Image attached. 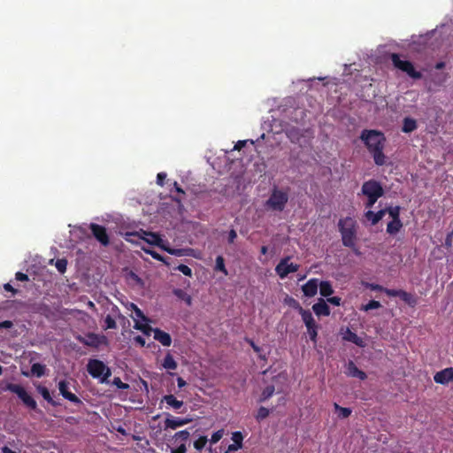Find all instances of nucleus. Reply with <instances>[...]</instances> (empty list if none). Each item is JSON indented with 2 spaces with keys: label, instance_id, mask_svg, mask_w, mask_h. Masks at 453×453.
I'll return each mask as SVG.
<instances>
[{
  "label": "nucleus",
  "instance_id": "45",
  "mask_svg": "<svg viewBox=\"0 0 453 453\" xmlns=\"http://www.w3.org/2000/svg\"><path fill=\"white\" fill-rule=\"evenodd\" d=\"M112 384L116 386L119 389H128L129 385L127 383L123 382L119 377H115L112 380Z\"/></svg>",
  "mask_w": 453,
  "mask_h": 453
},
{
  "label": "nucleus",
  "instance_id": "41",
  "mask_svg": "<svg viewBox=\"0 0 453 453\" xmlns=\"http://www.w3.org/2000/svg\"><path fill=\"white\" fill-rule=\"evenodd\" d=\"M104 327L105 329H115L117 328V324L115 319L111 316L107 315L104 319Z\"/></svg>",
  "mask_w": 453,
  "mask_h": 453
},
{
  "label": "nucleus",
  "instance_id": "39",
  "mask_svg": "<svg viewBox=\"0 0 453 453\" xmlns=\"http://www.w3.org/2000/svg\"><path fill=\"white\" fill-rule=\"evenodd\" d=\"M208 441V439L206 436H200L197 440L194 441V447L196 450H202L206 443Z\"/></svg>",
  "mask_w": 453,
  "mask_h": 453
},
{
  "label": "nucleus",
  "instance_id": "40",
  "mask_svg": "<svg viewBox=\"0 0 453 453\" xmlns=\"http://www.w3.org/2000/svg\"><path fill=\"white\" fill-rule=\"evenodd\" d=\"M319 326H313L307 328V333L311 342H317Z\"/></svg>",
  "mask_w": 453,
  "mask_h": 453
},
{
  "label": "nucleus",
  "instance_id": "20",
  "mask_svg": "<svg viewBox=\"0 0 453 453\" xmlns=\"http://www.w3.org/2000/svg\"><path fill=\"white\" fill-rule=\"evenodd\" d=\"M161 402L165 403L169 407H172L173 410H179L184 404L183 401L178 400L173 395H164Z\"/></svg>",
  "mask_w": 453,
  "mask_h": 453
},
{
  "label": "nucleus",
  "instance_id": "6",
  "mask_svg": "<svg viewBox=\"0 0 453 453\" xmlns=\"http://www.w3.org/2000/svg\"><path fill=\"white\" fill-rule=\"evenodd\" d=\"M288 201V194L277 188L273 189L265 205L273 211H282Z\"/></svg>",
  "mask_w": 453,
  "mask_h": 453
},
{
  "label": "nucleus",
  "instance_id": "59",
  "mask_svg": "<svg viewBox=\"0 0 453 453\" xmlns=\"http://www.w3.org/2000/svg\"><path fill=\"white\" fill-rule=\"evenodd\" d=\"M452 237H453V231H451L450 233H449L446 236V239H445V245L446 246H451V243H452Z\"/></svg>",
  "mask_w": 453,
  "mask_h": 453
},
{
  "label": "nucleus",
  "instance_id": "3",
  "mask_svg": "<svg viewBox=\"0 0 453 453\" xmlns=\"http://www.w3.org/2000/svg\"><path fill=\"white\" fill-rule=\"evenodd\" d=\"M361 192L367 197L366 208H371L377 200L384 195L381 184L375 180H369L363 183Z\"/></svg>",
  "mask_w": 453,
  "mask_h": 453
},
{
  "label": "nucleus",
  "instance_id": "21",
  "mask_svg": "<svg viewBox=\"0 0 453 453\" xmlns=\"http://www.w3.org/2000/svg\"><path fill=\"white\" fill-rule=\"evenodd\" d=\"M385 214H386V210L381 209L377 212H373L372 211H367L365 213V216L369 221H371L372 225L374 226V225L378 224L382 219V218L384 217Z\"/></svg>",
  "mask_w": 453,
  "mask_h": 453
},
{
  "label": "nucleus",
  "instance_id": "44",
  "mask_svg": "<svg viewBox=\"0 0 453 453\" xmlns=\"http://www.w3.org/2000/svg\"><path fill=\"white\" fill-rule=\"evenodd\" d=\"M175 270L182 273L184 275L191 277L192 276V270L186 265H179L177 267L174 268Z\"/></svg>",
  "mask_w": 453,
  "mask_h": 453
},
{
  "label": "nucleus",
  "instance_id": "12",
  "mask_svg": "<svg viewBox=\"0 0 453 453\" xmlns=\"http://www.w3.org/2000/svg\"><path fill=\"white\" fill-rule=\"evenodd\" d=\"M58 390L60 395L66 400L77 405H82V401L73 393L69 390V382L62 380L58 382Z\"/></svg>",
  "mask_w": 453,
  "mask_h": 453
},
{
  "label": "nucleus",
  "instance_id": "53",
  "mask_svg": "<svg viewBox=\"0 0 453 453\" xmlns=\"http://www.w3.org/2000/svg\"><path fill=\"white\" fill-rule=\"evenodd\" d=\"M187 452V448H186V445L185 444H181L180 445L179 447H177L176 449H172L171 450V453H186Z\"/></svg>",
  "mask_w": 453,
  "mask_h": 453
},
{
  "label": "nucleus",
  "instance_id": "50",
  "mask_svg": "<svg viewBox=\"0 0 453 453\" xmlns=\"http://www.w3.org/2000/svg\"><path fill=\"white\" fill-rule=\"evenodd\" d=\"M341 301H342V299L339 296H332V297L328 296V297H326V303H329L335 306L341 305Z\"/></svg>",
  "mask_w": 453,
  "mask_h": 453
},
{
  "label": "nucleus",
  "instance_id": "7",
  "mask_svg": "<svg viewBox=\"0 0 453 453\" xmlns=\"http://www.w3.org/2000/svg\"><path fill=\"white\" fill-rule=\"evenodd\" d=\"M7 390L14 393L23 402V403L29 409L35 411L37 409V403L35 400L26 391V389L19 385L10 383L6 387Z\"/></svg>",
  "mask_w": 453,
  "mask_h": 453
},
{
  "label": "nucleus",
  "instance_id": "14",
  "mask_svg": "<svg viewBox=\"0 0 453 453\" xmlns=\"http://www.w3.org/2000/svg\"><path fill=\"white\" fill-rule=\"evenodd\" d=\"M434 380L438 384H448L453 380V368L448 367L440 372H437L434 376Z\"/></svg>",
  "mask_w": 453,
  "mask_h": 453
},
{
  "label": "nucleus",
  "instance_id": "36",
  "mask_svg": "<svg viewBox=\"0 0 453 453\" xmlns=\"http://www.w3.org/2000/svg\"><path fill=\"white\" fill-rule=\"evenodd\" d=\"M384 210H386V213H388L392 219H400V206H389Z\"/></svg>",
  "mask_w": 453,
  "mask_h": 453
},
{
  "label": "nucleus",
  "instance_id": "22",
  "mask_svg": "<svg viewBox=\"0 0 453 453\" xmlns=\"http://www.w3.org/2000/svg\"><path fill=\"white\" fill-rule=\"evenodd\" d=\"M234 443L228 445V451H236L242 448L243 436L241 432H234L232 435Z\"/></svg>",
  "mask_w": 453,
  "mask_h": 453
},
{
  "label": "nucleus",
  "instance_id": "11",
  "mask_svg": "<svg viewBox=\"0 0 453 453\" xmlns=\"http://www.w3.org/2000/svg\"><path fill=\"white\" fill-rule=\"evenodd\" d=\"M89 228L92 232L93 236L103 245L107 246L110 243V237L107 234V230L104 226L91 223Z\"/></svg>",
  "mask_w": 453,
  "mask_h": 453
},
{
  "label": "nucleus",
  "instance_id": "25",
  "mask_svg": "<svg viewBox=\"0 0 453 453\" xmlns=\"http://www.w3.org/2000/svg\"><path fill=\"white\" fill-rule=\"evenodd\" d=\"M418 127L417 121L414 119L406 117L403 119L402 131L403 133H411Z\"/></svg>",
  "mask_w": 453,
  "mask_h": 453
},
{
  "label": "nucleus",
  "instance_id": "42",
  "mask_svg": "<svg viewBox=\"0 0 453 453\" xmlns=\"http://www.w3.org/2000/svg\"><path fill=\"white\" fill-rule=\"evenodd\" d=\"M380 307H381V304H380V303L379 301L372 300L368 303L364 305L362 309L364 311H370V310L378 309Z\"/></svg>",
  "mask_w": 453,
  "mask_h": 453
},
{
  "label": "nucleus",
  "instance_id": "32",
  "mask_svg": "<svg viewBox=\"0 0 453 453\" xmlns=\"http://www.w3.org/2000/svg\"><path fill=\"white\" fill-rule=\"evenodd\" d=\"M274 391H275V388L273 385L267 386L262 391V394L259 397V402L262 403V402H265L266 400H268L270 397H272L273 395Z\"/></svg>",
  "mask_w": 453,
  "mask_h": 453
},
{
  "label": "nucleus",
  "instance_id": "13",
  "mask_svg": "<svg viewBox=\"0 0 453 453\" xmlns=\"http://www.w3.org/2000/svg\"><path fill=\"white\" fill-rule=\"evenodd\" d=\"M168 418H165L164 424H165V430L166 429H176L178 427H180L182 426H185L191 422V418H180V417H173L168 414Z\"/></svg>",
  "mask_w": 453,
  "mask_h": 453
},
{
  "label": "nucleus",
  "instance_id": "2",
  "mask_svg": "<svg viewBox=\"0 0 453 453\" xmlns=\"http://www.w3.org/2000/svg\"><path fill=\"white\" fill-rule=\"evenodd\" d=\"M338 228L342 236V242L345 247H353L357 242V225L355 219L350 217L341 219L338 221Z\"/></svg>",
  "mask_w": 453,
  "mask_h": 453
},
{
  "label": "nucleus",
  "instance_id": "31",
  "mask_svg": "<svg viewBox=\"0 0 453 453\" xmlns=\"http://www.w3.org/2000/svg\"><path fill=\"white\" fill-rule=\"evenodd\" d=\"M163 366L165 369L175 370L178 365L177 362L173 357V356L170 353H168L165 355L164 358Z\"/></svg>",
  "mask_w": 453,
  "mask_h": 453
},
{
  "label": "nucleus",
  "instance_id": "57",
  "mask_svg": "<svg viewBox=\"0 0 453 453\" xmlns=\"http://www.w3.org/2000/svg\"><path fill=\"white\" fill-rule=\"evenodd\" d=\"M4 288L8 292H12V295H15L18 292V290L14 288L10 283H5L4 285Z\"/></svg>",
  "mask_w": 453,
  "mask_h": 453
},
{
  "label": "nucleus",
  "instance_id": "33",
  "mask_svg": "<svg viewBox=\"0 0 453 453\" xmlns=\"http://www.w3.org/2000/svg\"><path fill=\"white\" fill-rule=\"evenodd\" d=\"M334 407L335 411L338 412V417L341 418H349L352 412L350 408L342 407L338 403H334Z\"/></svg>",
  "mask_w": 453,
  "mask_h": 453
},
{
  "label": "nucleus",
  "instance_id": "49",
  "mask_svg": "<svg viewBox=\"0 0 453 453\" xmlns=\"http://www.w3.org/2000/svg\"><path fill=\"white\" fill-rule=\"evenodd\" d=\"M146 252H148L156 260L163 262L164 264L167 265L165 258L162 255L158 254L157 252L150 251V250H146Z\"/></svg>",
  "mask_w": 453,
  "mask_h": 453
},
{
  "label": "nucleus",
  "instance_id": "19",
  "mask_svg": "<svg viewBox=\"0 0 453 453\" xmlns=\"http://www.w3.org/2000/svg\"><path fill=\"white\" fill-rule=\"evenodd\" d=\"M153 334H154V339L156 341H157L158 342H160L163 346H165V347L171 346L172 337L168 333H166L159 328H154Z\"/></svg>",
  "mask_w": 453,
  "mask_h": 453
},
{
  "label": "nucleus",
  "instance_id": "64",
  "mask_svg": "<svg viewBox=\"0 0 453 453\" xmlns=\"http://www.w3.org/2000/svg\"><path fill=\"white\" fill-rule=\"evenodd\" d=\"M349 249H351V250L353 251V253L357 256H360L361 255V252L359 250V249L357 247V242H354V246L353 247H349Z\"/></svg>",
  "mask_w": 453,
  "mask_h": 453
},
{
  "label": "nucleus",
  "instance_id": "9",
  "mask_svg": "<svg viewBox=\"0 0 453 453\" xmlns=\"http://www.w3.org/2000/svg\"><path fill=\"white\" fill-rule=\"evenodd\" d=\"M143 234L145 236L141 237L140 234L137 233H127L125 239H126V241L130 242H136L135 238L142 239L149 244L160 246L162 248L164 247L161 245L162 239L157 234L151 233V232H143Z\"/></svg>",
  "mask_w": 453,
  "mask_h": 453
},
{
  "label": "nucleus",
  "instance_id": "37",
  "mask_svg": "<svg viewBox=\"0 0 453 453\" xmlns=\"http://www.w3.org/2000/svg\"><path fill=\"white\" fill-rule=\"evenodd\" d=\"M270 415V410L261 406L258 410L257 414L255 415V418L257 422H261L265 418H266Z\"/></svg>",
  "mask_w": 453,
  "mask_h": 453
},
{
  "label": "nucleus",
  "instance_id": "56",
  "mask_svg": "<svg viewBox=\"0 0 453 453\" xmlns=\"http://www.w3.org/2000/svg\"><path fill=\"white\" fill-rule=\"evenodd\" d=\"M247 342L255 352L259 353L261 351V348L257 346L252 340L247 339Z\"/></svg>",
  "mask_w": 453,
  "mask_h": 453
},
{
  "label": "nucleus",
  "instance_id": "52",
  "mask_svg": "<svg viewBox=\"0 0 453 453\" xmlns=\"http://www.w3.org/2000/svg\"><path fill=\"white\" fill-rule=\"evenodd\" d=\"M165 178H166V173H157V183L159 186H163Z\"/></svg>",
  "mask_w": 453,
  "mask_h": 453
},
{
  "label": "nucleus",
  "instance_id": "61",
  "mask_svg": "<svg viewBox=\"0 0 453 453\" xmlns=\"http://www.w3.org/2000/svg\"><path fill=\"white\" fill-rule=\"evenodd\" d=\"M177 384L180 388H182L183 387H185L187 385V382L181 377H178Z\"/></svg>",
  "mask_w": 453,
  "mask_h": 453
},
{
  "label": "nucleus",
  "instance_id": "8",
  "mask_svg": "<svg viewBox=\"0 0 453 453\" xmlns=\"http://www.w3.org/2000/svg\"><path fill=\"white\" fill-rule=\"evenodd\" d=\"M290 257H283L275 267V273L280 279H285L289 273L299 270V265L288 263Z\"/></svg>",
  "mask_w": 453,
  "mask_h": 453
},
{
  "label": "nucleus",
  "instance_id": "43",
  "mask_svg": "<svg viewBox=\"0 0 453 453\" xmlns=\"http://www.w3.org/2000/svg\"><path fill=\"white\" fill-rule=\"evenodd\" d=\"M67 261L66 259H58L56 262V268L60 273H64L66 271Z\"/></svg>",
  "mask_w": 453,
  "mask_h": 453
},
{
  "label": "nucleus",
  "instance_id": "16",
  "mask_svg": "<svg viewBox=\"0 0 453 453\" xmlns=\"http://www.w3.org/2000/svg\"><path fill=\"white\" fill-rule=\"evenodd\" d=\"M319 288V280L318 279H310L303 287L302 290L303 295L306 297H313L317 292Z\"/></svg>",
  "mask_w": 453,
  "mask_h": 453
},
{
  "label": "nucleus",
  "instance_id": "15",
  "mask_svg": "<svg viewBox=\"0 0 453 453\" xmlns=\"http://www.w3.org/2000/svg\"><path fill=\"white\" fill-rule=\"evenodd\" d=\"M292 301L296 304L295 307L298 309L299 314L302 316V319L305 324L306 328L318 325L310 310L303 309L296 300L292 299Z\"/></svg>",
  "mask_w": 453,
  "mask_h": 453
},
{
  "label": "nucleus",
  "instance_id": "27",
  "mask_svg": "<svg viewBox=\"0 0 453 453\" xmlns=\"http://www.w3.org/2000/svg\"><path fill=\"white\" fill-rule=\"evenodd\" d=\"M403 227L401 219H392L387 226V233L394 235L396 234Z\"/></svg>",
  "mask_w": 453,
  "mask_h": 453
},
{
  "label": "nucleus",
  "instance_id": "63",
  "mask_svg": "<svg viewBox=\"0 0 453 453\" xmlns=\"http://www.w3.org/2000/svg\"><path fill=\"white\" fill-rule=\"evenodd\" d=\"M173 187H174V189H175L179 194L185 195L184 190H183V189L179 186V184L177 183V181H174V182H173Z\"/></svg>",
  "mask_w": 453,
  "mask_h": 453
},
{
  "label": "nucleus",
  "instance_id": "5",
  "mask_svg": "<svg viewBox=\"0 0 453 453\" xmlns=\"http://www.w3.org/2000/svg\"><path fill=\"white\" fill-rule=\"evenodd\" d=\"M394 66L405 73L414 80L422 78V73L414 68L413 64L409 60H402L397 53H392L390 57Z\"/></svg>",
  "mask_w": 453,
  "mask_h": 453
},
{
  "label": "nucleus",
  "instance_id": "18",
  "mask_svg": "<svg viewBox=\"0 0 453 453\" xmlns=\"http://www.w3.org/2000/svg\"><path fill=\"white\" fill-rule=\"evenodd\" d=\"M346 369V374L349 377L357 378L361 380H365L367 378L366 373L358 369L353 361H349Z\"/></svg>",
  "mask_w": 453,
  "mask_h": 453
},
{
  "label": "nucleus",
  "instance_id": "23",
  "mask_svg": "<svg viewBox=\"0 0 453 453\" xmlns=\"http://www.w3.org/2000/svg\"><path fill=\"white\" fill-rule=\"evenodd\" d=\"M36 389L37 391L42 395V396L43 397V399L45 401H47L49 403H50L52 406H58L59 405V403L55 401L51 395H50V393L49 391V389L44 387V386H42V385H38L36 387Z\"/></svg>",
  "mask_w": 453,
  "mask_h": 453
},
{
  "label": "nucleus",
  "instance_id": "34",
  "mask_svg": "<svg viewBox=\"0 0 453 453\" xmlns=\"http://www.w3.org/2000/svg\"><path fill=\"white\" fill-rule=\"evenodd\" d=\"M215 271L221 272L226 276L228 275V272L225 266V259L222 256H218L216 257Z\"/></svg>",
  "mask_w": 453,
  "mask_h": 453
},
{
  "label": "nucleus",
  "instance_id": "30",
  "mask_svg": "<svg viewBox=\"0 0 453 453\" xmlns=\"http://www.w3.org/2000/svg\"><path fill=\"white\" fill-rule=\"evenodd\" d=\"M135 320L134 328L136 330H139L142 332L145 335H150L151 332H153L154 328H152L150 325L147 324V322L141 323L136 320V319H134Z\"/></svg>",
  "mask_w": 453,
  "mask_h": 453
},
{
  "label": "nucleus",
  "instance_id": "29",
  "mask_svg": "<svg viewBox=\"0 0 453 453\" xmlns=\"http://www.w3.org/2000/svg\"><path fill=\"white\" fill-rule=\"evenodd\" d=\"M400 298L411 307H415L418 303V298L414 295L404 290H403Z\"/></svg>",
  "mask_w": 453,
  "mask_h": 453
},
{
  "label": "nucleus",
  "instance_id": "1",
  "mask_svg": "<svg viewBox=\"0 0 453 453\" xmlns=\"http://www.w3.org/2000/svg\"><path fill=\"white\" fill-rule=\"evenodd\" d=\"M359 138L372 155L375 165H384L386 164V156L383 152L386 142L384 134L375 129H364Z\"/></svg>",
  "mask_w": 453,
  "mask_h": 453
},
{
  "label": "nucleus",
  "instance_id": "51",
  "mask_svg": "<svg viewBox=\"0 0 453 453\" xmlns=\"http://www.w3.org/2000/svg\"><path fill=\"white\" fill-rule=\"evenodd\" d=\"M15 278L19 281H27L29 280L28 275L21 272L16 273Z\"/></svg>",
  "mask_w": 453,
  "mask_h": 453
},
{
  "label": "nucleus",
  "instance_id": "46",
  "mask_svg": "<svg viewBox=\"0 0 453 453\" xmlns=\"http://www.w3.org/2000/svg\"><path fill=\"white\" fill-rule=\"evenodd\" d=\"M224 435V430L219 429L217 432L213 433L211 438V443L215 444L217 443Z\"/></svg>",
  "mask_w": 453,
  "mask_h": 453
},
{
  "label": "nucleus",
  "instance_id": "26",
  "mask_svg": "<svg viewBox=\"0 0 453 453\" xmlns=\"http://www.w3.org/2000/svg\"><path fill=\"white\" fill-rule=\"evenodd\" d=\"M319 293L324 297H328L334 293V289L330 281L322 280L319 282Z\"/></svg>",
  "mask_w": 453,
  "mask_h": 453
},
{
  "label": "nucleus",
  "instance_id": "54",
  "mask_svg": "<svg viewBox=\"0 0 453 453\" xmlns=\"http://www.w3.org/2000/svg\"><path fill=\"white\" fill-rule=\"evenodd\" d=\"M237 238V234H236V231L234 229H231L229 232H228V242L229 243H234V240Z\"/></svg>",
  "mask_w": 453,
  "mask_h": 453
},
{
  "label": "nucleus",
  "instance_id": "55",
  "mask_svg": "<svg viewBox=\"0 0 453 453\" xmlns=\"http://www.w3.org/2000/svg\"><path fill=\"white\" fill-rule=\"evenodd\" d=\"M134 342L142 347L145 345V339L141 335H136L134 337Z\"/></svg>",
  "mask_w": 453,
  "mask_h": 453
},
{
  "label": "nucleus",
  "instance_id": "62",
  "mask_svg": "<svg viewBox=\"0 0 453 453\" xmlns=\"http://www.w3.org/2000/svg\"><path fill=\"white\" fill-rule=\"evenodd\" d=\"M370 288L372 290H378V291H383V292H384V289H385V288H383L382 286L378 285V284H371Z\"/></svg>",
  "mask_w": 453,
  "mask_h": 453
},
{
  "label": "nucleus",
  "instance_id": "48",
  "mask_svg": "<svg viewBox=\"0 0 453 453\" xmlns=\"http://www.w3.org/2000/svg\"><path fill=\"white\" fill-rule=\"evenodd\" d=\"M189 432L188 430H181L175 434L174 437L176 440L180 439L183 441H186L189 438Z\"/></svg>",
  "mask_w": 453,
  "mask_h": 453
},
{
  "label": "nucleus",
  "instance_id": "28",
  "mask_svg": "<svg viewBox=\"0 0 453 453\" xmlns=\"http://www.w3.org/2000/svg\"><path fill=\"white\" fill-rule=\"evenodd\" d=\"M163 250L176 257L190 256L192 251L191 249H174L170 247H163Z\"/></svg>",
  "mask_w": 453,
  "mask_h": 453
},
{
  "label": "nucleus",
  "instance_id": "17",
  "mask_svg": "<svg viewBox=\"0 0 453 453\" xmlns=\"http://www.w3.org/2000/svg\"><path fill=\"white\" fill-rule=\"evenodd\" d=\"M312 311L319 317H327L331 312L328 304L323 298H319L318 302L312 305Z\"/></svg>",
  "mask_w": 453,
  "mask_h": 453
},
{
  "label": "nucleus",
  "instance_id": "35",
  "mask_svg": "<svg viewBox=\"0 0 453 453\" xmlns=\"http://www.w3.org/2000/svg\"><path fill=\"white\" fill-rule=\"evenodd\" d=\"M31 372L36 377H42L45 372V365L40 363H35L31 366Z\"/></svg>",
  "mask_w": 453,
  "mask_h": 453
},
{
  "label": "nucleus",
  "instance_id": "47",
  "mask_svg": "<svg viewBox=\"0 0 453 453\" xmlns=\"http://www.w3.org/2000/svg\"><path fill=\"white\" fill-rule=\"evenodd\" d=\"M402 292H403L402 289H391V288H385L384 289V293L388 296H392V297H396V296L397 297H401Z\"/></svg>",
  "mask_w": 453,
  "mask_h": 453
},
{
  "label": "nucleus",
  "instance_id": "60",
  "mask_svg": "<svg viewBox=\"0 0 453 453\" xmlns=\"http://www.w3.org/2000/svg\"><path fill=\"white\" fill-rule=\"evenodd\" d=\"M247 141H238L234 145V150H241L246 144Z\"/></svg>",
  "mask_w": 453,
  "mask_h": 453
},
{
  "label": "nucleus",
  "instance_id": "38",
  "mask_svg": "<svg viewBox=\"0 0 453 453\" xmlns=\"http://www.w3.org/2000/svg\"><path fill=\"white\" fill-rule=\"evenodd\" d=\"M131 309L134 311V315L137 319H142L144 322H148L149 319L143 314L142 311L134 303L130 304Z\"/></svg>",
  "mask_w": 453,
  "mask_h": 453
},
{
  "label": "nucleus",
  "instance_id": "10",
  "mask_svg": "<svg viewBox=\"0 0 453 453\" xmlns=\"http://www.w3.org/2000/svg\"><path fill=\"white\" fill-rule=\"evenodd\" d=\"M77 340L86 346L94 348L107 342V338L104 335H99L95 333H88L85 337L78 336Z\"/></svg>",
  "mask_w": 453,
  "mask_h": 453
},
{
  "label": "nucleus",
  "instance_id": "58",
  "mask_svg": "<svg viewBox=\"0 0 453 453\" xmlns=\"http://www.w3.org/2000/svg\"><path fill=\"white\" fill-rule=\"evenodd\" d=\"M13 326L12 322L10 320H4L0 322V329L2 328H11Z\"/></svg>",
  "mask_w": 453,
  "mask_h": 453
},
{
  "label": "nucleus",
  "instance_id": "4",
  "mask_svg": "<svg viewBox=\"0 0 453 453\" xmlns=\"http://www.w3.org/2000/svg\"><path fill=\"white\" fill-rule=\"evenodd\" d=\"M87 372L94 378L98 379L101 383L107 381L111 375V369L101 360L90 358L87 364Z\"/></svg>",
  "mask_w": 453,
  "mask_h": 453
},
{
  "label": "nucleus",
  "instance_id": "24",
  "mask_svg": "<svg viewBox=\"0 0 453 453\" xmlns=\"http://www.w3.org/2000/svg\"><path fill=\"white\" fill-rule=\"evenodd\" d=\"M343 340L347 342H350L357 346L362 347L363 346V340L354 332H352L350 329H347L344 335Z\"/></svg>",
  "mask_w": 453,
  "mask_h": 453
}]
</instances>
